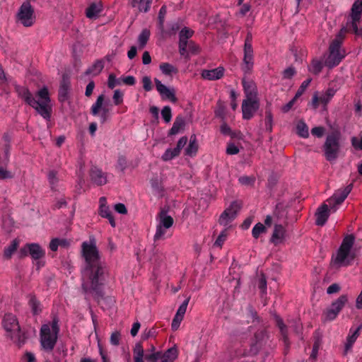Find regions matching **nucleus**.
Listing matches in <instances>:
<instances>
[{
	"label": "nucleus",
	"mask_w": 362,
	"mask_h": 362,
	"mask_svg": "<svg viewBox=\"0 0 362 362\" xmlns=\"http://www.w3.org/2000/svg\"><path fill=\"white\" fill-rule=\"evenodd\" d=\"M274 318H275L276 326L280 329L281 336L283 337L284 342L286 346H288L289 341H288V337L287 326L284 324L282 318L280 316L276 315Z\"/></svg>",
	"instance_id": "nucleus-29"
},
{
	"label": "nucleus",
	"mask_w": 362,
	"mask_h": 362,
	"mask_svg": "<svg viewBox=\"0 0 362 362\" xmlns=\"http://www.w3.org/2000/svg\"><path fill=\"white\" fill-rule=\"evenodd\" d=\"M91 182L97 186H102L107 183L106 173L97 166H92L89 171Z\"/></svg>",
	"instance_id": "nucleus-18"
},
{
	"label": "nucleus",
	"mask_w": 362,
	"mask_h": 362,
	"mask_svg": "<svg viewBox=\"0 0 362 362\" xmlns=\"http://www.w3.org/2000/svg\"><path fill=\"white\" fill-rule=\"evenodd\" d=\"M104 99L105 95L103 94L100 95L95 103L92 105L90 108V113L93 116H97L99 115L100 111L101 113L100 115V120L101 123H105L110 117V108L107 105H104Z\"/></svg>",
	"instance_id": "nucleus-13"
},
{
	"label": "nucleus",
	"mask_w": 362,
	"mask_h": 362,
	"mask_svg": "<svg viewBox=\"0 0 362 362\" xmlns=\"http://www.w3.org/2000/svg\"><path fill=\"white\" fill-rule=\"evenodd\" d=\"M143 87L146 91H150L152 89V83L151 78L144 76L142 79Z\"/></svg>",
	"instance_id": "nucleus-63"
},
{
	"label": "nucleus",
	"mask_w": 362,
	"mask_h": 362,
	"mask_svg": "<svg viewBox=\"0 0 362 362\" xmlns=\"http://www.w3.org/2000/svg\"><path fill=\"white\" fill-rule=\"evenodd\" d=\"M194 34V31L187 27L182 28L179 34L180 38L187 40L190 38Z\"/></svg>",
	"instance_id": "nucleus-54"
},
{
	"label": "nucleus",
	"mask_w": 362,
	"mask_h": 362,
	"mask_svg": "<svg viewBox=\"0 0 362 362\" xmlns=\"http://www.w3.org/2000/svg\"><path fill=\"white\" fill-rule=\"evenodd\" d=\"M178 356V350L175 346L167 349L163 354V360L173 362Z\"/></svg>",
	"instance_id": "nucleus-35"
},
{
	"label": "nucleus",
	"mask_w": 362,
	"mask_h": 362,
	"mask_svg": "<svg viewBox=\"0 0 362 362\" xmlns=\"http://www.w3.org/2000/svg\"><path fill=\"white\" fill-rule=\"evenodd\" d=\"M329 205L324 203L322 204L316 211L315 212V224L319 226H322L327 222L329 216Z\"/></svg>",
	"instance_id": "nucleus-19"
},
{
	"label": "nucleus",
	"mask_w": 362,
	"mask_h": 362,
	"mask_svg": "<svg viewBox=\"0 0 362 362\" xmlns=\"http://www.w3.org/2000/svg\"><path fill=\"white\" fill-rule=\"evenodd\" d=\"M18 21L25 27L32 26L35 21L34 8L28 1H24L17 13Z\"/></svg>",
	"instance_id": "nucleus-10"
},
{
	"label": "nucleus",
	"mask_w": 362,
	"mask_h": 362,
	"mask_svg": "<svg viewBox=\"0 0 362 362\" xmlns=\"http://www.w3.org/2000/svg\"><path fill=\"white\" fill-rule=\"evenodd\" d=\"M224 69L221 66L218 68L206 70L204 69L202 72V77L204 79L214 81L221 78L223 76Z\"/></svg>",
	"instance_id": "nucleus-22"
},
{
	"label": "nucleus",
	"mask_w": 362,
	"mask_h": 362,
	"mask_svg": "<svg viewBox=\"0 0 362 362\" xmlns=\"http://www.w3.org/2000/svg\"><path fill=\"white\" fill-rule=\"evenodd\" d=\"M296 74V71L293 66L286 68L282 73L283 78L285 79H291Z\"/></svg>",
	"instance_id": "nucleus-55"
},
{
	"label": "nucleus",
	"mask_w": 362,
	"mask_h": 362,
	"mask_svg": "<svg viewBox=\"0 0 362 362\" xmlns=\"http://www.w3.org/2000/svg\"><path fill=\"white\" fill-rule=\"evenodd\" d=\"M120 333L119 332H114L110 336V343L114 346H117L119 344Z\"/></svg>",
	"instance_id": "nucleus-62"
},
{
	"label": "nucleus",
	"mask_w": 362,
	"mask_h": 362,
	"mask_svg": "<svg viewBox=\"0 0 362 362\" xmlns=\"http://www.w3.org/2000/svg\"><path fill=\"white\" fill-rule=\"evenodd\" d=\"M20 244V240L18 238L13 239L11 243L4 248V257L6 259L11 258L13 253L17 250Z\"/></svg>",
	"instance_id": "nucleus-30"
},
{
	"label": "nucleus",
	"mask_w": 362,
	"mask_h": 362,
	"mask_svg": "<svg viewBox=\"0 0 362 362\" xmlns=\"http://www.w3.org/2000/svg\"><path fill=\"white\" fill-rule=\"evenodd\" d=\"M154 81L156 89L161 95L163 100H169L174 103L177 101L174 89H169L157 78H155Z\"/></svg>",
	"instance_id": "nucleus-17"
},
{
	"label": "nucleus",
	"mask_w": 362,
	"mask_h": 362,
	"mask_svg": "<svg viewBox=\"0 0 362 362\" xmlns=\"http://www.w3.org/2000/svg\"><path fill=\"white\" fill-rule=\"evenodd\" d=\"M243 206V203L241 200L233 201L219 216L218 223L225 226H227L230 221L236 218Z\"/></svg>",
	"instance_id": "nucleus-12"
},
{
	"label": "nucleus",
	"mask_w": 362,
	"mask_h": 362,
	"mask_svg": "<svg viewBox=\"0 0 362 362\" xmlns=\"http://www.w3.org/2000/svg\"><path fill=\"white\" fill-rule=\"evenodd\" d=\"M214 115L216 117L220 118L221 121H224L226 119V107L225 103L221 100H218L216 103Z\"/></svg>",
	"instance_id": "nucleus-32"
},
{
	"label": "nucleus",
	"mask_w": 362,
	"mask_h": 362,
	"mask_svg": "<svg viewBox=\"0 0 362 362\" xmlns=\"http://www.w3.org/2000/svg\"><path fill=\"white\" fill-rule=\"evenodd\" d=\"M257 286L262 294L267 293V277L264 273L260 274Z\"/></svg>",
	"instance_id": "nucleus-46"
},
{
	"label": "nucleus",
	"mask_w": 362,
	"mask_h": 362,
	"mask_svg": "<svg viewBox=\"0 0 362 362\" xmlns=\"http://www.w3.org/2000/svg\"><path fill=\"white\" fill-rule=\"evenodd\" d=\"M151 32L150 30L145 28L144 29L140 35H139V49H142L144 48L146 45L147 44L149 37H150Z\"/></svg>",
	"instance_id": "nucleus-38"
},
{
	"label": "nucleus",
	"mask_w": 362,
	"mask_h": 362,
	"mask_svg": "<svg viewBox=\"0 0 362 362\" xmlns=\"http://www.w3.org/2000/svg\"><path fill=\"white\" fill-rule=\"evenodd\" d=\"M347 302L348 296L346 294L341 295L336 300L333 301L330 307L323 312V322L334 320Z\"/></svg>",
	"instance_id": "nucleus-9"
},
{
	"label": "nucleus",
	"mask_w": 362,
	"mask_h": 362,
	"mask_svg": "<svg viewBox=\"0 0 362 362\" xmlns=\"http://www.w3.org/2000/svg\"><path fill=\"white\" fill-rule=\"evenodd\" d=\"M180 152L175 148H168L162 156V160L164 161H168L173 158L178 156Z\"/></svg>",
	"instance_id": "nucleus-43"
},
{
	"label": "nucleus",
	"mask_w": 362,
	"mask_h": 362,
	"mask_svg": "<svg viewBox=\"0 0 362 362\" xmlns=\"http://www.w3.org/2000/svg\"><path fill=\"white\" fill-rule=\"evenodd\" d=\"M285 233L286 230L282 225L275 224L270 241L274 245H277L279 240H282L284 238Z\"/></svg>",
	"instance_id": "nucleus-28"
},
{
	"label": "nucleus",
	"mask_w": 362,
	"mask_h": 362,
	"mask_svg": "<svg viewBox=\"0 0 362 362\" xmlns=\"http://www.w3.org/2000/svg\"><path fill=\"white\" fill-rule=\"evenodd\" d=\"M323 68L322 63L317 59H313L310 66L308 67L309 71L315 75L319 74Z\"/></svg>",
	"instance_id": "nucleus-42"
},
{
	"label": "nucleus",
	"mask_w": 362,
	"mask_h": 362,
	"mask_svg": "<svg viewBox=\"0 0 362 362\" xmlns=\"http://www.w3.org/2000/svg\"><path fill=\"white\" fill-rule=\"evenodd\" d=\"M185 119L182 115H178L176 117L173 127L169 130L168 135L173 136L179 133L180 131L184 130L185 127Z\"/></svg>",
	"instance_id": "nucleus-26"
},
{
	"label": "nucleus",
	"mask_w": 362,
	"mask_h": 362,
	"mask_svg": "<svg viewBox=\"0 0 362 362\" xmlns=\"http://www.w3.org/2000/svg\"><path fill=\"white\" fill-rule=\"evenodd\" d=\"M166 229L167 228H165L164 227H163L160 225H158L157 228H156V233L154 235V240L156 241V240L162 239L166 232L165 231Z\"/></svg>",
	"instance_id": "nucleus-57"
},
{
	"label": "nucleus",
	"mask_w": 362,
	"mask_h": 362,
	"mask_svg": "<svg viewBox=\"0 0 362 362\" xmlns=\"http://www.w3.org/2000/svg\"><path fill=\"white\" fill-rule=\"evenodd\" d=\"M160 69L161 70L163 74L168 76H170L172 74H177L178 72V69L175 66L169 63L160 64Z\"/></svg>",
	"instance_id": "nucleus-41"
},
{
	"label": "nucleus",
	"mask_w": 362,
	"mask_h": 362,
	"mask_svg": "<svg viewBox=\"0 0 362 362\" xmlns=\"http://www.w3.org/2000/svg\"><path fill=\"white\" fill-rule=\"evenodd\" d=\"M59 332V318L54 316L51 325L45 324L40 329V339L42 347L52 351L55 346Z\"/></svg>",
	"instance_id": "nucleus-5"
},
{
	"label": "nucleus",
	"mask_w": 362,
	"mask_h": 362,
	"mask_svg": "<svg viewBox=\"0 0 362 362\" xmlns=\"http://www.w3.org/2000/svg\"><path fill=\"white\" fill-rule=\"evenodd\" d=\"M341 134L339 129H334L327 135L322 149L327 161H334L339 157L341 150Z\"/></svg>",
	"instance_id": "nucleus-7"
},
{
	"label": "nucleus",
	"mask_w": 362,
	"mask_h": 362,
	"mask_svg": "<svg viewBox=\"0 0 362 362\" xmlns=\"http://www.w3.org/2000/svg\"><path fill=\"white\" fill-rule=\"evenodd\" d=\"M297 134L303 138H308L309 136L308 127L303 121H299L296 125Z\"/></svg>",
	"instance_id": "nucleus-39"
},
{
	"label": "nucleus",
	"mask_w": 362,
	"mask_h": 362,
	"mask_svg": "<svg viewBox=\"0 0 362 362\" xmlns=\"http://www.w3.org/2000/svg\"><path fill=\"white\" fill-rule=\"evenodd\" d=\"M259 107V103L256 98H246L242 103L243 118L249 120Z\"/></svg>",
	"instance_id": "nucleus-16"
},
{
	"label": "nucleus",
	"mask_w": 362,
	"mask_h": 362,
	"mask_svg": "<svg viewBox=\"0 0 362 362\" xmlns=\"http://www.w3.org/2000/svg\"><path fill=\"white\" fill-rule=\"evenodd\" d=\"M198 144L189 142L188 146L185 149V154L189 156H194L198 151Z\"/></svg>",
	"instance_id": "nucleus-52"
},
{
	"label": "nucleus",
	"mask_w": 362,
	"mask_h": 362,
	"mask_svg": "<svg viewBox=\"0 0 362 362\" xmlns=\"http://www.w3.org/2000/svg\"><path fill=\"white\" fill-rule=\"evenodd\" d=\"M123 94L119 90H115L113 95V100L116 105H119L122 102Z\"/></svg>",
	"instance_id": "nucleus-64"
},
{
	"label": "nucleus",
	"mask_w": 362,
	"mask_h": 362,
	"mask_svg": "<svg viewBox=\"0 0 362 362\" xmlns=\"http://www.w3.org/2000/svg\"><path fill=\"white\" fill-rule=\"evenodd\" d=\"M81 247L82 256L85 259L82 269V288L104 309L105 304L110 305L114 302L111 297L105 296L103 291L107 276L106 267L101 262L99 251L94 243L83 242Z\"/></svg>",
	"instance_id": "nucleus-1"
},
{
	"label": "nucleus",
	"mask_w": 362,
	"mask_h": 362,
	"mask_svg": "<svg viewBox=\"0 0 362 362\" xmlns=\"http://www.w3.org/2000/svg\"><path fill=\"white\" fill-rule=\"evenodd\" d=\"M189 299L190 298H187L181 305L179 307L177 313L175 315H177L179 316H181V317H184V315L186 313V310H187V305H188V303L189 301Z\"/></svg>",
	"instance_id": "nucleus-58"
},
{
	"label": "nucleus",
	"mask_w": 362,
	"mask_h": 362,
	"mask_svg": "<svg viewBox=\"0 0 362 362\" xmlns=\"http://www.w3.org/2000/svg\"><path fill=\"white\" fill-rule=\"evenodd\" d=\"M161 115L166 123L170 122L172 118L171 108L169 106H165L161 110Z\"/></svg>",
	"instance_id": "nucleus-53"
},
{
	"label": "nucleus",
	"mask_w": 362,
	"mask_h": 362,
	"mask_svg": "<svg viewBox=\"0 0 362 362\" xmlns=\"http://www.w3.org/2000/svg\"><path fill=\"white\" fill-rule=\"evenodd\" d=\"M103 11V4L100 0H95L91 2L86 8V14L87 18L93 19L98 16Z\"/></svg>",
	"instance_id": "nucleus-21"
},
{
	"label": "nucleus",
	"mask_w": 362,
	"mask_h": 362,
	"mask_svg": "<svg viewBox=\"0 0 362 362\" xmlns=\"http://www.w3.org/2000/svg\"><path fill=\"white\" fill-rule=\"evenodd\" d=\"M267 233V228L262 223H257L252 228V236L257 239L262 233Z\"/></svg>",
	"instance_id": "nucleus-44"
},
{
	"label": "nucleus",
	"mask_w": 362,
	"mask_h": 362,
	"mask_svg": "<svg viewBox=\"0 0 362 362\" xmlns=\"http://www.w3.org/2000/svg\"><path fill=\"white\" fill-rule=\"evenodd\" d=\"M269 341V334L267 329L256 331L250 339V349L247 356H257L259 351L264 350Z\"/></svg>",
	"instance_id": "nucleus-8"
},
{
	"label": "nucleus",
	"mask_w": 362,
	"mask_h": 362,
	"mask_svg": "<svg viewBox=\"0 0 362 362\" xmlns=\"http://www.w3.org/2000/svg\"><path fill=\"white\" fill-rule=\"evenodd\" d=\"M28 250L33 259H42L45 256V250L37 243H28Z\"/></svg>",
	"instance_id": "nucleus-24"
},
{
	"label": "nucleus",
	"mask_w": 362,
	"mask_h": 362,
	"mask_svg": "<svg viewBox=\"0 0 362 362\" xmlns=\"http://www.w3.org/2000/svg\"><path fill=\"white\" fill-rule=\"evenodd\" d=\"M311 81H312V78H309L306 79L305 81H304L301 83V85L298 88L297 92L296 93V95H295L296 98H298L303 94V93L305 91L306 88L310 85Z\"/></svg>",
	"instance_id": "nucleus-49"
},
{
	"label": "nucleus",
	"mask_w": 362,
	"mask_h": 362,
	"mask_svg": "<svg viewBox=\"0 0 362 362\" xmlns=\"http://www.w3.org/2000/svg\"><path fill=\"white\" fill-rule=\"evenodd\" d=\"M70 89V82L69 80L63 78L60 83L58 99L61 103H64L69 98V93Z\"/></svg>",
	"instance_id": "nucleus-25"
},
{
	"label": "nucleus",
	"mask_w": 362,
	"mask_h": 362,
	"mask_svg": "<svg viewBox=\"0 0 362 362\" xmlns=\"http://www.w3.org/2000/svg\"><path fill=\"white\" fill-rule=\"evenodd\" d=\"M240 150L237 146H235L233 143L228 144L226 148V153L228 155H235L239 153Z\"/></svg>",
	"instance_id": "nucleus-59"
},
{
	"label": "nucleus",
	"mask_w": 362,
	"mask_h": 362,
	"mask_svg": "<svg viewBox=\"0 0 362 362\" xmlns=\"http://www.w3.org/2000/svg\"><path fill=\"white\" fill-rule=\"evenodd\" d=\"M354 242L355 236L354 234L346 235L337 250L336 257L332 258V262L339 267L350 265L355 258L354 255H350Z\"/></svg>",
	"instance_id": "nucleus-6"
},
{
	"label": "nucleus",
	"mask_w": 362,
	"mask_h": 362,
	"mask_svg": "<svg viewBox=\"0 0 362 362\" xmlns=\"http://www.w3.org/2000/svg\"><path fill=\"white\" fill-rule=\"evenodd\" d=\"M353 188V184L348 185L346 187L342 189H339L334 193L327 202H328L331 209L336 211V206L341 204L345 199L347 197L349 194L351 192Z\"/></svg>",
	"instance_id": "nucleus-15"
},
{
	"label": "nucleus",
	"mask_w": 362,
	"mask_h": 362,
	"mask_svg": "<svg viewBox=\"0 0 362 362\" xmlns=\"http://www.w3.org/2000/svg\"><path fill=\"white\" fill-rule=\"evenodd\" d=\"M2 327L6 337L10 339L18 346L24 345L28 339L27 333L21 329L17 317L13 313H6L3 317Z\"/></svg>",
	"instance_id": "nucleus-3"
},
{
	"label": "nucleus",
	"mask_w": 362,
	"mask_h": 362,
	"mask_svg": "<svg viewBox=\"0 0 362 362\" xmlns=\"http://www.w3.org/2000/svg\"><path fill=\"white\" fill-rule=\"evenodd\" d=\"M183 320V317L175 315L171 325V328L173 331H176L180 325V322Z\"/></svg>",
	"instance_id": "nucleus-61"
},
{
	"label": "nucleus",
	"mask_w": 362,
	"mask_h": 362,
	"mask_svg": "<svg viewBox=\"0 0 362 362\" xmlns=\"http://www.w3.org/2000/svg\"><path fill=\"white\" fill-rule=\"evenodd\" d=\"M151 187L153 189V190L160 196L163 197L164 196V187L162 184V180L160 179H158V177H155L151 179Z\"/></svg>",
	"instance_id": "nucleus-36"
},
{
	"label": "nucleus",
	"mask_w": 362,
	"mask_h": 362,
	"mask_svg": "<svg viewBox=\"0 0 362 362\" xmlns=\"http://www.w3.org/2000/svg\"><path fill=\"white\" fill-rule=\"evenodd\" d=\"M361 13L362 0H356L351 7V22L350 23L354 33L356 35H362V29L359 30L357 25L361 19Z\"/></svg>",
	"instance_id": "nucleus-14"
},
{
	"label": "nucleus",
	"mask_w": 362,
	"mask_h": 362,
	"mask_svg": "<svg viewBox=\"0 0 362 362\" xmlns=\"http://www.w3.org/2000/svg\"><path fill=\"white\" fill-rule=\"evenodd\" d=\"M252 41V35L251 32H248L245 40L243 57L244 65L242 67L245 74H250L254 65Z\"/></svg>",
	"instance_id": "nucleus-11"
},
{
	"label": "nucleus",
	"mask_w": 362,
	"mask_h": 362,
	"mask_svg": "<svg viewBox=\"0 0 362 362\" xmlns=\"http://www.w3.org/2000/svg\"><path fill=\"white\" fill-rule=\"evenodd\" d=\"M167 14V6L165 5H163L160 8L158 15V28L160 30L161 33L164 32V23L165 18Z\"/></svg>",
	"instance_id": "nucleus-37"
},
{
	"label": "nucleus",
	"mask_w": 362,
	"mask_h": 362,
	"mask_svg": "<svg viewBox=\"0 0 362 362\" xmlns=\"http://www.w3.org/2000/svg\"><path fill=\"white\" fill-rule=\"evenodd\" d=\"M242 83L246 98H256L257 88L255 83L252 81H246L245 78H243Z\"/></svg>",
	"instance_id": "nucleus-27"
},
{
	"label": "nucleus",
	"mask_w": 362,
	"mask_h": 362,
	"mask_svg": "<svg viewBox=\"0 0 362 362\" xmlns=\"http://www.w3.org/2000/svg\"><path fill=\"white\" fill-rule=\"evenodd\" d=\"M119 78H117L115 74H110L108 76L107 86L110 89H113L115 87L119 86Z\"/></svg>",
	"instance_id": "nucleus-51"
},
{
	"label": "nucleus",
	"mask_w": 362,
	"mask_h": 362,
	"mask_svg": "<svg viewBox=\"0 0 362 362\" xmlns=\"http://www.w3.org/2000/svg\"><path fill=\"white\" fill-rule=\"evenodd\" d=\"M119 78V86H133L135 83V78L132 76L122 75Z\"/></svg>",
	"instance_id": "nucleus-47"
},
{
	"label": "nucleus",
	"mask_w": 362,
	"mask_h": 362,
	"mask_svg": "<svg viewBox=\"0 0 362 362\" xmlns=\"http://www.w3.org/2000/svg\"><path fill=\"white\" fill-rule=\"evenodd\" d=\"M100 206H99V214L100 216L103 218H106L110 216L112 214L111 210L109 206L107 205V199L105 197H102L99 199Z\"/></svg>",
	"instance_id": "nucleus-34"
},
{
	"label": "nucleus",
	"mask_w": 362,
	"mask_h": 362,
	"mask_svg": "<svg viewBox=\"0 0 362 362\" xmlns=\"http://www.w3.org/2000/svg\"><path fill=\"white\" fill-rule=\"evenodd\" d=\"M104 68V62L103 60H97L89 67L85 72L86 75L93 74L96 76L99 74Z\"/></svg>",
	"instance_id": "nucleus-33"
},
{
	"label": "nucleus",
	"mask_w": 362,
	"mask_h": 362,
	"mask_svg": "<svg viewBox=\"0 0 362 362\" xmlns=\"http://www.w3.org/2000/svg\"><path fill=\"white\" fill-rule=\"evenodd\" d=\"M28 305L31 309L33 315H37L42 312V305L35 296L30 295L29 297Z\"/></svg>",
	"instance_id": "nucleus-31"
},
{
	"label": "nucleus",
	"mask_w": 362,
	"mask_h": 362,
	"mask_svg": "<svg viewBox=\"0 0 362 362\" xmlns=\"http://www.w3.org/2000/svg\"><path fill=\"white\" fill-rule=\"evenodd\" d=\"M169 211L168 206H164L161 207L158 214V219L159 221L160 226L165 228H170L174 223V220L172 216L167 215Z\"/></svg>",
	"instance_id": "nucleus-20"
},
{
	"label": "nucleus",
	"mask_w": 362,
	"mask_h": 362,
	"mask_svg": "<svg viewBox=\"0 0 362 362\" xmlns=\"http://www.w3.org/2000/svg\"><path fill=\"white\" fill-rule=\"evenodd\" d=\"M256 178L255 176H242L239 177L238 181L243 185L253 186Z\"/></svg>",
	"instance_id": "nucleus-50"
},
{
	"label": "nucleus",
	"mask_w": 362,
	"mask_h": 362,
	"mask_svg": "<svg viewBox=\"0 0 362 362\" xmlns=\"http://www.w3.org/2000/svg\"><path fill=\"white\" fill-rule=\"evenodd\" d=\"M156 336V331L154 328H152L147 332L146 331L142 335H141V339L139 343H137V344H141L142 346V343L147 340L149 337H153Z\"/></svg>",
	"instance_id": "nucleus-56"
},
{
	"label": "nucleus",
	"mask_w": 362,
	"mask_h": 362,
	"mask_svg": "<svg viewBox=\"0 0 362 362\" xmlns=\"http://www.w3.org/2000/svg\"><path fill=\"white\" fill-rule=\"evenodd\" d=\"M362 329V325H359L351 334H349L346 339V342L344 346L343 356H346L347 354L351 350L353 344L356 341L360 334V330Z\"/></svg>",
	"instance_id": "nucleus-23"
},
{
	"label": "nucleus",
	"mask_w": 362,
	"mask_h": 362,
	"mask_svg": "<svg viewBox=\"0 0 362 362\" xmlns=\"http://www.w3.org/2000/svg\"><path fill=\"white\" fill-rule=\"evenodd\" d=\"M273 115L269 106L266 107L265 110V129L267 132H272Z\"/></svg>",
	"instance_id": "nucleus-40"
},
{
	"label": "nucleus",
	"mask_w": 362,
	"mask_h": 362,
	"mask_svg": "<svg viewBox=\"0 0 362 362\" xmlns=\"http://www.w3.org/2000/svg\"><path fill=\"white\" fill-rule=\"evenodd\" d=\"M347 30L342 28L336 37L332 41L329 47V54L325 61V64L329 68H333L338 65L345 57V52L341 50V46L344 39Z\"/></svg>",
	"instance_id": "nucleus-4"
},
{
	"label": "nucleus",
	"mask_w": 362,
	"mask_h": 362,
	"mask_svg": "<svg viewBox=\"0 0 362 362\" xmlns=\"http://www.w3.org/2000/svg\"><path fill=\"white\" fill-rule=\"evenodd\" d=\"M153 0L137 1L138 9L140 12L146 13L149 11Z\"/></svg>",
	"instance_id": "nucleus-45"
},
{
	"label": "nucleus",
	"mask_w": 362,
	"mask_h": 362,
	"mask_svg": "<svg viewBox=\"0 0 362 362\" xmlns=\"http://www.w3.org/2000/svg\"><path fill=\"white\" fill-rule=\"evenodd\" d=\"M228 235V228L223 230L214 243V245L221 247Z\"/></svg>",
	"instance_id": "nucleus-48"
},
{
	"label": "nucleus",
	"mask_w": 362,
	"mask_h": 362,
	"mask_svg": "<svg viewBox=\"0 0 362 362\" xmlns=\"http://www.w3.org/2000/svg\"><path fill=\"white\" fill-rule=\"evenodd\" d=\"M16 91L28 105L34 108L45 119L49 121L52 115V107L49 93L46 86L37 91V100L29 89L25 86H16Z\"/></svg>",
	"instance_id": "nucleus-2"
},
{
	"label": "nucleus",
	"mask_w": 362,
	"mask_h": 362,
	"mask_svg": "<svg viewBox=\"0 0 362 362\" xmlns=\"http://www.w3.org/2000/svg\"><path fill=\"white\" fill-rule=\"evenodd\" d=\"M127 165V158L123 156H119L118 160H117V168L120 170L121 171H123L126 168Z\"/></svg>",
	"instance_id": "nucleus-60"
}]
</instances>
